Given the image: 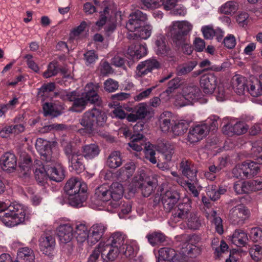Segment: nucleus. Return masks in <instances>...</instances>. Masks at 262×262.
<instances>
[{
	"instance_id": "09e8293b",
	"label": "nucleus",
	"mask_w": 262,
	"mask_h": 262,
	"mask_svg": "<svg viewBox=\"0 0 262 262\" xmlns=\"http://www.w3.org/2000/svg\"><path fill=\"white\" fill-rule=\"evenodd\" d=\"M122 159L119 151H114L109 156L107 164L111 168H116L120 166L122 164Z\"/></svg>"
},
{
	"instance_id": "6e6d98bb",
	"label": "nucleus",
	"mask_w": 262,
	"mask_h": 262,
	"mask_svg": "<svg viewBox=\"0 0 262 262\" xmlns=\"http://www.w3.org/2000/svg\"><path fill=\"white\" fill-rule=\"evenodd\" d=\"M144 151L145 158L152 164L157 163V160L155 157V150L154 145L149 143H145Z\"/></svg>"
},
{
	"instance_id": "603ef678",
	"label": "nucleus",
	"mask_w": 262,
	"mask_h": 262,
	"mask_svg": "<svg viewBox=\"0 0 262 262\" xmlns=\"http://www.w3.org/2000/svg\"><path fill=\"white\" fill-rule=\"evenodd\" d=\"M17 258L20 260H24V262H32L33 260L32 251L27 247L22 248L17 252Z\"/></svg>"
},
{
	"instance_id": "8fccbe9b",
	"label": "nucleus",
	"mask_w": 262,
	"mask_h": 262,
	"mask_svg": "<svg viewBox=\"0 0 262 262\" xmlns=\"http://www.w3.org/2000/svg\"><path fill=\"white\" fill-rule=\"evenodd\" d=\"M251 183L250 182H243L238 181L234 184V190L238 194H243L248 193L251 191Z\"/></svg>"
},
{
	"instance_id": "0e129e2a",
	"label": "nucleus",
	"mask_w": 262,
	"mask_h": 262,
	"mask_svg": "<svg viewBox=\"0 0 262 262\" xmlns=\"http://www.w3.org/2000/svg\"><path fill=\"white\" fill-rule=\"evenodd\" d=\"M118 82L111 78L107 79L104 82V89L108 93L115 92L118 89Z\"/></svg>"
},
{
	"instance_id": "13d9d810",
	"label": "nucleus",
	"mask_w": 262,
	"mask_h": 262,
	"mask_svg": "<svg viewBox=\"0 0 262 262\" xmlns=\"http://www.w3.org/2000/svg\"><path fill=\"white\" fill-rule=\"evenodd\" d=\"M149 243L155 246L163 242L165 239L164 235L161 233H154L147 235Z\"/></svg>"
},
{
	"instance_id": "f3484780",
	"label": "nucleus",
	"mask_w": 262,
	"mask_h": 262,
	"mask_svg": "<svg viewBox=\"0 0 262 262\" xmlns=\"http://www.w3.org/2000/svg\"><path fill=\"white\" fill-rule=\"evenodd\" d=\"M160 63L155 58L146 60L138 64L137 67V75L142 76L151 72L154 69L160 68Z\"/></svg>"
},
{
	"instance_id": "4c0bfd02",
	"label": "nucleus",
	"mask_w": 262,
	"mask_h": 262,
	"mask_svg": "<svg viewBox=\"0 0 262 262\" xmlns=\"http://www.w3.org/2000/svg\"><path fill=\"white\" fill-rule=\"evenodd\" d=\"M135 169V163L133 162H129L126 163L123 167L119 169L118 175L122 179H127L133 174Z\"/></svg>"
},
{
	"instance_id": "ea45409f",
	"label": "nucleus",
	"mask_w": 262,
	"mask_h": 262,
	"mask_svg": "<svg viewBox=\"0 0 262 262\" xmlns=\"http://www.w3.org/2000/svg\"><path fill=\"white\" fill-rule=\"evenodd\" d=\"M156 52L157 54L167 55L170 52V48L166 44L165 38L162 36L158 37L156 41Z\"/></svg>"
},
{
	"instance_id": "6e6552de",
	"label": "nucleus",
	"mask_w": 262,
	"mask_h": 262,
	"mask_svg": "<svg viewBox=\"0 0 262 262\" xmlns=\"http://www.w3.org/2000/svg\"><path fill=\"white\" fill-rule=\"evenodd\" d=\"M200 86L203 92L206 94H212L217 84V77L214 73H208L201 76Z\"/></svg>"
},
{
	"instance_id": "de8ad7c7",
	"label": "nucleus",
	"mask_w": 262,
	"mask_h": 262,
	"mask_svg": "<svg viewBox=\"0 0 262 262\" xmlns=\"http://www.w3.org/2000/svg\"><path fill=\"white\" fill-rule=\"evenodd\" d=\"M29 215L28 208L23 204H17V225L28 221Z\"/></svg>"
},
{
	"instance_id": "7c9ffc66",
	"label": "nucleus",
	"mask_w": 262,
	"mask_h": 262,
	"mask_svg": "<svg viewBox=\"0 0 262 262\" xmlns=\"http://www.w3.org/2000/svg\"><path fill=\"white\" fill-rule=\"evenodd\" d=\"M83 158V156L79 153L74 154L71 159H69L71 167L77 173H80L84 169V165L82 162Z\"/></svg>"
},
{
	"instance_id": "473e14b6",
	"label": "nucleus",
	"mask_w": 262,
	"mask_h": 262,
	"mask_svg": "<svg viewBox=\"0 0 262 262\" xmlns=\"http://www.w3.org/2000/svg\"><path fill=\"white\" fill-rule=\"evenodd\" d=\"M249 93L254 97H257L262 95V86L260 80L254 79L248 82L247 85Z\"/></svg>"
},
{
	"instance_id": "aec40b11",
	"label": "nucleus",
	"mask_w": 262,
	"mask_h": 262,
	"mask_svg": "<svg viewBox=\"0 0 262 262\" xmlns=\"http://www.w3.org/2000/svg\"><path fill=\"white\" fill-rule=\"evenodd\" d=\"M180 170L182 174L191 181L196 180L198 170L189 160L183 159L180 164Z\"/></svg>"
},
{
	"instance_id": "4be33fe9",
	"label": "nucleus",
	"mask_w": 262,
	"mask_h": 262,
	"mask_svg": "<svg viewBox=\"0 0 262 262\" xmlns=\"http://www.w3.org/2000/svg\"><path fill=\"white\" fill-rule=\"evenodd\" d=\"M173 122V116L171 112L165 111L159 116L160 127L163 132L167 133L171 131Z\"/></svg>"
},
{
	"instance_id": "cd10ccee",
	"label": "nucleus",
	"mask_w": 262,
	"mask_h": 262,
	"mask_svg": "<svg viewBox=\"0 0 262 262\" xmlns=\"http://www.w3.org/2000/svg\"><path fill=\"white\" fill-rule=\"evenodd\" d=\"M206 216L208 220H211L212 225L214 226L216 232L222 234L224 232L223 226L222 219L216 215V212L215 210H211L209 212L205 213Z\"/></svg>"
},
{
	"instance_id": "864d4df0",
	"label": "nucleus",
	"mask_w": 262,
	"mask_h": 262,
	"mask_svg": "<svg viewBox=\"0 0 262 262\" xmlns=\"http://www.w3.org/2000/svg\"><path fill=\"white\" fill-rule=\"evenodd\" d=\"M188 226L191 229H198L201 226V220L194 212H191L187 217Z\"/></svg>"
},
{
	"instance_id": "680f3d73",
	"label": "nucleus",
	"mask_w": 262,
	"mask_h": 262,
	"mask_svg": "<svg viewBox=\"0 0 262 262\" xmlns=\"http://www.w3.org/2000/svg\"><path fill=\"white\" fill-rule=\"evenodd\" d=\"M162 0H141V8L143 9H155L161 5Z\"/></svg>"
},
{
	"instance_id": "5fc2aeb1",
	"label": "nucleus",
	"mask_w": 262,
	"mask_h": 262,
	"mask_svg": "<svg viewBox=\"0 0 262 262\" xmlns=\"http://www.w3.org/2000/svg\"><path fill=\"white\" fill-rule=\"evenodd\" d=\"M138 248L136 246L127 244L126 242L120 249V253L126 257H133L137 254Z\"/></svg>"
},
{
	"instance_id": "49530a36",
	"label": "nucleus",
	"mask_w": 262,
	"mask_h": 262,
	"mask_svg": "<svg viewBox=\"0 0 262 262\" xmlns=\"http://www.w3.org/2000/svg\"><path fill=\"white\" fill-rule=\"evenodd\" d=\"M35 178L37 182L40 185H43L49 174L47 173L46 163L39 168H36L34 172Z\"/></svg>"
},
{
	"instance_id": "ddd939ff",
	"label": "nucleus",
	"mask_w": 262,
	"mask_h": 262,
	"mask_svg": "<svg viewBox=\"0 0 262 262\" xmlns=\"http://www.w3.org/2000/svg\"><path fill=\"white\" fill-rule=\"evenodd\" d=\"M2 203H0V208ZM16 209L14 205H10L5 210L0 209V220L7 227H13L16 224Z\"/></svg>"
},
{
	"instance_id": "c03bdc74",
	"label": "nucleus",
	"mask_w": 262,
	"mask_h": 262,
	"mask_svg": "<svg viewBox=\"0 0 262 262\" xmlns=\"http://www.w3.org/2000/svg\"><path fill=\"white\" fill-rule=\"evenodd\" d=\"M152 26L149 24L145 25L143 28L138 29L137 31L134 33L133 34L129 35L131 37H139L141 39H146L148 38L151 34Z\"/></svg>"
},
{
	"instance_id": "e2e57ef3",
	"label": "nucleus",
	"mask_w": 262,
	"mask_h": 262,
	"mask_svg": "<svg viewBox=\"0 0 262 262\" xmlns=\"http://www.w3.org/2000/svg\"><path fill=\"white\" fill-rule=\"evenodd\" d=\"M249 236L253 242L262 243V230L260 228H252Z\"/></svg>"
},
{
	"instance_id": "f8f14e48",
	"label": "nucleus",
	"mask_w": 262,
	"mask_h": 262,
	"mask_svg": "<svg viewBox=\"0 0 262 262\" xmlns=\"http://www.w3.org/2000/svg\"><path fill=\"white\" fill-rule=\"evenodd\" d=\"M56 231L61 244L70 243L74 238V228L69 223L60 225L57 227Z\"/></svg>"
},
{
	"instance_id": "9d476101",
	"label": "nucleus",
	"mask_w": 262,
	"mask_h": 262,
	"mask_svg": "<svg viewBox=\"0 0 262 262\" xmlns=\"http://www.w3.org/2000/svg\"><path fill=\"white\" fill-rule=\"evenodd\" d=\"M99 248L101 249L102 258L105 262L114 261L120 253V249L106 242H100Z\"/></svg>"
},
{
	"instance_id": "20e7f679",
	"label": "nucleus",
	"mask_w": 262,
	"mask_h": 262,
	"mask_svg": "<svg viewBox=\"0 0 262 262\" xmlns=\"http://www.w3.org/2000/svg\"><path fill=\"white\" fill-rule=\"evenodd\" d=\"M64 189L69 195V203L71 206L79 207L85 200L86 185L77 178L70 179L66 184Z\"/></svg>"
},
{
	"instance_id": "774afa93",
	"label": "nucleus",
	"mask_w": 262,
	"mask_h": 262,
	"mask_svg": "<svg viewBox=\"0 0 262 262\" xmlns=\"http://www.w3.org/2000/svg\"><path fill=\"white\" fill-rule=\"evenodd\" d=\"M207 194L212 201H215L219 198L217 188L215 185H212L208 186L207 188Z\"/></svg>"
},
{
	"instance_id": "0eeeda50",
	"label": "nucleus",
	"mask_w": 262,
	"mask_h": 262,
	"mask_svg": "<svg viewBox=\"0 0 262 262\" xmlns=\"http://www.w3.org/2000/svg\"><path fill=\"white\" fill-rule=\"evenodd\" d=\"M147 20V16L139 10L129 15V20L126 24V29L130 32H135L140 29Z\"/></svg>"
},
{
	"instance_id": "f257e3e1",
	"label": "nucleus",
	"mask_w": 262,
	"mask_h": 262,
	"mask_svg": "<svg viewBox=\"0 0 262 262\" xmlns=\"http://www.w3.org/2000/svg\"><path fill=\"white\" fill-rule=\"evenodd\" d=\"M35 147L40 155L41 160L46 162L49 178L56 182H61L64 178V172L61 164L52 157V150L49 142L41 138L37 139Z\"/></svg>"
},
{
	"instance_id": "4d7b16f0",
	"label": "nucleus",
	"mask_w": 262,
	"mask_h": 262,
	"mask_svg": "<svg viewBox=\"0 0 262 262\" xmlns=\"http://www.w3.org/2000/svg\"><path fill=\"white\" fill-rule=\"evenodd\" d=\"M250 255L254 261H257L262 258V247L255 245L249 250Z\"/></svg>"
},
{
	"instance_id": "c756f323",
	"label": "nucleus",
	"mask_w": 262,
	"mask_h": 262,
	"mask_svg": "<svg viewBox=\"0 0 262 262\" xmlns=\"http://www.w3.org/2000/svg\"><path fill=\"white\" fill-rule=\"evenodd\" d=\"M90 111L94 124L99 126H103L107 120V116L105 113L101 110L95 107Z\"/></svg>"
},
{
	"instance_id": "423d86ee",
	"label": "nucleus",
	"mask_w": 262,
	"mask_h": 262,
	"mask_svg": "<svg viewBox=\"0 0 262 262\" xmlns=\"http://www.w3.org/2000/svg\"><path fill=\"white\" fill-rule=\"evenodd\" d=\"M181 198L180 193L174 189L166 191L161 196V202L164 210L170 212L177 206Z\"/></svg>"
},
{
	"instance_id": "a18cd8bd",
	"label": "nucleus",
	"mask_w": 262,
	"mask_h": 262,
	"mask_svg": "<svg viewBox=\"0 0 262 262\" xmlns=\"http://www.w3.org/2000/svg\"><path fill=\"white\" fill-rule=\"evenodd\" d=\"M238 5L234 1H230L223 5L220 8L222 13L227 15H232L238 10Z\"/></svg>"
},
{
	"instance_id": "58836bf2",
	"label": "nucleus",
	"mask_w": 262,
	"mask_h": 262,
	"mask_svg": "<svg viewBox=\"0 0 262 262\" xmlns=\"http://www.w3.org/2000/svg\"><path fill=\"white\" fill-rule=\"evenodd\" d=\"M79 123L84 127L87 132L91 133L92 132L95 124L90 110L85 112L83 114L82 118L79 120Z\"/></svg>"
},
{
	"instance_id": "72a5a7b5",
	"label": "nucleus",
	"mask_w": 262,
	"mask_h": 262,
	"mask_svg": "<svg viewBox=\"0 0 262 262\" xmlns=\"http://www.w3.org/2000/svg\"><path fill=\"white\" fill-rule=\"evenodd\" d=\"M143 135L142 134H134L131 137V142L128 143V145L134 150L140 151L143 149V147H145L144 143Z\"/></svg>"
},
{
	"instance_id": "4468645a",
	"label": "nucleus",
	"mask_w": 262,
	"mask_h": 262,
	"mask_svg": "<svg viewBox=\"0 0 262 262\" xmlns=\"http://www.w3.org/2000/svg\"><path fill=\"white\" fill-rule=\"evenodd\" d=\"M191 206L189 202L180 203L171 212L172 219L175 222L187 219L191 213Z\"/></svg>"
},
{
	"instance_id": "39448f33",
	"label": "nucleus",
	"mask_w": 262,
	"mask_h": 262,
	"mask_svg": "<svg viewBox=\"0 0 262 262\" xmlns=\"http://www.w3.org/2000/svg\"><path fill=\"white\" fill-rule=\"evenodd\" d=\"M145 174H138L134 177L133 185L135 188H132L131 191L135 192L136 188H140L142 193L144 197L149 196L153 192L155 187L154 183L149 180H144Z\"/></svg>"
},
{
	"instance_id": "393cba45",
	"label": "nucleus",
	"mask_w": 262,
	"mask_h": 262,
	"mask_svg": "<svg viewBox=\"0 0 262 262\" xmlns=\"http://www.w3.org/2000/svg\"><path fill=\"white\" fill-rule=\"evenodd\" d=\"M74 232L78 243L82 244L87 240L89 243V231L88 232V228L85 224H76L74 228Z\"/></svg>"
},
{
	"instance_id": "1a4fd4ad",
	"label": "nucleus",
	"mask_w": 262,
	"mask_h": 262,
	"mask_svg": "<svg viewBox=\"0 0 262 262\" xmlns=\"http://www.w3.org/2000/svg\"><path fill=\"white\" fill-rule=\"evenodd\" d=\"M16 168V156L14 153L7 152L0 158V169L7 172H14Z\"/></svg>"
},
{
	"instance_id": "6ab92c4d",
	"label": "nucleus",
	"mask_w": 262,
	"mask_h": 262,
	"mask_svg": "<svg viewBox=\"0 0 262 262\" xmlns=\"http://www.w3.org/2000/svg\"><path fill=\"white\" fill-rule=\"evenodd\" d=\"M248 129V125L243 121L237 122L234 124L228 123L223 127L224 134L228 135L235 134L241 135L246 133Z\"/></svg>"
},
{
	"instance_id": "c85d7f7f",
	"label": "nucleus",
	"mask_w": 262,
	"mask_h": 262,
	"mask_svg": "<svg viewBox=\"0 0 262 262\" xmlns=\"http://www.w3.org/2000/svg\"><path fill=\"white\" fill-rule=\"evenodd\" d=\"M157 150L163 155L166 161H170L174 154V148L169 143H161L158 145Z\"/></svg>"
},
{
	"instance_id": "a19ab883",
	"label": "nucleus",
	"mask_w": 262,
	"mask_h": 262,
	"mask_svg": "<svg viewBox=\"0 0 262 262\" xmlns=\"http://www.w3.org/2000/svg\"><path fill=\"white\" fill-rule=\"evenodd\" d=\"M247 84L245 79L243 77H237L233 79L232 87L234 92L238 95H243L245 93Z\"/></svg>"
},
{
	"instance_id": "bf43d9fd",
	"label": "nucleus",
	"mask_w": 262,
	"mask_h": 262,
	"mask_svg": "<svg viewBox=\"0 0 262 262\" xmlns=\"http://www.w3.org/2000/svg\"><path fill=\"white\" fill-rule=\"evenodd\" d=\"M244 162L236 165L232 170L233 177L237 179H247L246 172Z\"/></svg>"
},
{
	"instance_id": "dca6fc26",
	"label": "nucleus",
	"mask_w": 262,
	"mask_h": 262,
	"mask_svg": "<svg viewBox=\"0 0 262 262\" xmlns=\"http://www.w3.org/2000/svg\"><path fill=\"white\" fill-rule=\"evenodd\" d=\"M248 215V210L242 205L236 206L230 211V220L234 224H243L244 221L247 217Z\"/></svg>"
},
{
	"instance_id": "f03ea898",
	"label": "nucleus",
	"mask_w": 262,
	"mask_h": 262,
	"mask_svg": "<svg viewBox=\"0 0 262 262\" xmlns=\"http://www.w3.org/2000/svg\"><path fill=\"white\" fill-rule=\"evenodd\" d=\"M192 26L187 21H175L166 28L167 33L172 37L173 46L186 54L190 55L192 52L188 34Z\"/></svg>"
},
{
	"instance_id": "79ce46f5",
	"label": "nucleus",
	"mask_w": 262,
	"mask_h": 262,
	"mask_svg": "<svg viewBox=\"0 0 262 262\" xmlns=\"http://www.w3.org/2000/svg\"><path fill=\"white\" fill-rule=\"evenodd\" d=\"M95 194L98 199L102 201H111L109 187L107 185H103L98 187L96 190Z\"/></svg>"
},
{
	"instance_id": "bb28decb",
	"label": "nucleus",
	"mask_w": 262,
	"mask_h": 262,
	"mask_svg": "<svg viewBox=\"0 0 262 262\" xmlns=\"http://www.w3.org/2000/svg\"><path fill=\"white\" fill-rule=\"evenodd\" d=\"M126 238L125 235L123 233L120 232H116L113 233L105 242L115 247L121 249L126 243Z\"/></svg>"
},
{
	"instance_id": "37998d69",
	"label": "nucleus",
	"mask_w": 262,
	"mask_h": 262,
	"mask_svg": "<svg viewBox=\"0 0 262 262\" xmlns=\"http://www.w3.org/2000/svg\"><path fill=\"white\" fill-rule=\"evenodd\" d=\"M189 127V123L185 120L175 123L171 127V131L174 135L181 136L184 134Z\"/></svg>"
},
{
	"instance_id": "3c124183",
	"label": "nucleus",
	"mask_w": 262,
	"mask_h": 262,
	"mask_svg": "<svg viewBox=\"0 0 262 262\" xmlns=\"http://www.w3.org/2000/svg\"><path fill=\"white\" fill-rule=\"evenodd\" d=\"M43 114L45 116H51L57 117L60 114V112L57 108L56 105L52 103H46L43 105Z\"/></svg>"
},
{
	"instance_id": "9b49d317",
	"label": "nucleus",
	"mask_w": 262,
	"mask_h": 262,
	"mask_svg": "<svg viewBox=\"0 0 262 262\" xmlns=\"http://www.w3.org/2000/svg\"><path fill=\"white\" fill-rule=\"evenodd\" d=\"M210 129L206 124H198L191 127L188 134V141L191 143L200 141L207 135Z\"/></svg>"
},
{
	"instance_id": "2f4dec72",
	"label": "nucleus",
	"mask_w": 262,
	"mask_h": 262,
	"mask_svg": "<svg viewBox=\"0 0 262 262\" xmlns=\"http://www.w3.org/2000/svg\"><path fill=\"white\" fill-rule=\"evenodd\" d=\"M211 247L214 250V255L216 258H219L222 254L228 249V246L223 241H220L219 238H214L211 242Z\"/></svg>"
},
{
	"instance_id": "5701e85b",
	"label": "nucleus",
	"mask_w": 262,
	"mask_h": 262,
	"mask_svg": "<svg viewBox=\"0 0 262 262\" xmlns=\"http://www.w3.org/2000/svg\"><path fill=\"white\" fill-rule=\"evenodd\" d=\"M55 246V238L52 235L42 236L39 240L40 250L46 255H50Z\"/></svg>"
},
{
	"instance_id": "e433bc0d",
	"label": "nucleus",
	"mask_w": 262,
	"mask_h": 262,
	"mask_svg": "<svg viewBox=\"0 0 262 262\" xmlns=\"http://www.w3.org/2000/svg\"><path fill=\"white\" fill-rule=\"evenodd\" d=\"M159 258L163 260H170L172 262H178L176 251L171 248L164 247L159 251Z\"/></svg>"
},
{
	"instance_id": "412c9836",
	"label": "nucleus",
	"mask_w": 262,
	"mask_h": 262,
	"mask_svg": "<svg viewBox=\"0 0 262 262\" xmlns=\"http://www.w3.org/2000/svg\"><path fill=\"white\" fill-rule=\"evenodd\" d=\"M32 165L30 157L25 152H22L19 156V176H26L28 174Z\"/></svg>"
},
{
	"instance_id": "f704fd0d",
	"label": "nucleus",
	"mask_w": 262,
	"mask_h": 262,
	"mask_svg": "<svg viewBox=\"0 0 262 262\" xmlns=\"http://www.w3.org/2000/svg\"><path fill=\"white\" fill-rule=\"evenodd\" d=\"M199 89L196 86H186L183 90L182 98L190 102L199 96Z\"/></svg>"
},
{
	"instance_id": "b1692460",
	"label": "nucleus",
	"mask_w": 262,
	"mask_h": 262,
	"mask_svg": "<svg viewBox=\"0 0 262 262\" xmlns=\"http://www.w3.org/2000/svg\"><path fill=\"white\" fill-rule=\"evenodd\" d=\"M100 151L98 145L92 143L82 146L81 155L87 160H92L98 156Z\"/></svg>"
},
{
	"instance_id": "338daca9",
	"label": "nucleus",
	"mask_w": 262,
	"mask_h": 262,
	"mask_svg": "<svg viewBox=\"0 0 262 262\" xmlns=\"http://www.w3.org/2000/svg\"><path fill=\"white\" fill-rule=\"evenodd\" d=\"M98 70L101 75L106 76L112 73V68L108 62L101 61L99 64Z\"/></svg>"
},
{
	"instance_id": "052dcab7",
	"label": "nucleus",
	"mask_w": 262,
	"mask_h": 262,
	"mask_svg": "<svg viewBox=\"0 0 262 262\" xmlns=\"http://www.w3.org/2000/svg\"><path fill=\"white\" fill-rule=\"evenodd\" d=\"M198 64L196 61H191L178 68V73L180 75H185L193 70Z\"/></svg>"
},
{
	"instance_id": "7ed1b4c3",
	"label": "nucleus",
	"mask_w": 262,
	"mask_h": 262,
	"mask_svg": "<svg viewBox=\"0 0 262 262\" xmlns=\"http://www.w3.org/2000/svg\"><path fill=\"white\" fill-rule=\"evenodd\" d=\"M99 88L100 85L98 83H89L85 86V93L81 97H78L75 91L71 92L63 91L60 93V96L64 101H73L74 109L80 108L81 110H83L88 101L96 104L101 103V99L98 94Z\"/></svg>"
},
{
	"instance_id": "2eb2a0df",
	"label": "nucleus",
	"mask_w": 262,
	"mask_h": 262,
	"mask_svg": "<svg viewBox=\"0 0 262 262\" xmlns=\"http://www.w3.org/2000/svg\"><path fill=\"white\" fill-rule=\"evenodd\" d=\"M109 189L112 199L110 204L113 208H117L120 205L119 200L121 199L124 192L123 186L121 184L115 182L109 187Z\"/></svg>"
},
{
	"instance_id": "69168bd1",
	"label": "nucleus",
	"mask_w": 262,
	"mask_h": 262,
	"mask_svg": "<svg viewBox=\"0 0 262 262\" xmlns=\"http://www.w3.org/2000/svg\"><path fill=\"white\" fill-rule=\"evenodd\" d=\"M98 57V55L93 50L88 51L84 54V59L87 66L94 63Z\"/></svg>"
},
{
	"instance_id": "c9c22d12",
	"label": "nucleus",
	"mask_w": 262,
	"mask_h": 262,
	"mask_svg": "<svg viewBox=\"0 0 262 262\" xmlns=\"http://www.w3.org/2000/svg\"><path fill=\"white\" fill-rule=\"evenodd\" d=\"M244 163L246 169L247 179L252 178L258 173L260 168L257 162L247 161L244 162Z\"/></svg>"
},
{
	"instance_id": "a878e982",
	"label": "nucleus",
	"mask_w": 262,
	"mask_h": 262,
	"mask_svg": "<svg viewBox=\"0 0 262 262\" xmlns=\"http://www.w3.org/2000/svg\"><path fill=\"white\" fill-rule=\"evenodd\" d=\"M231 242L238 247H244L248 240L247 234L242 230H236L230 237Z\"/></svg>"
},
{
	"instance_id": "a211bd4d",
	"label": "nucleus",
	"mask_w": 262,
	"mask_h": 262,
	"mask_svg": "<svg viewBox=\"0 0 262 262\" xmlns=\"http://www.w3.org/2000/svg\"><path fill=\"white\" fill-rule=\"evenodd\" d=\"M107 229V226L102 223L94 224L89 230V244L94 245L103 236Z\"/></svg>"
}]
</instances>
